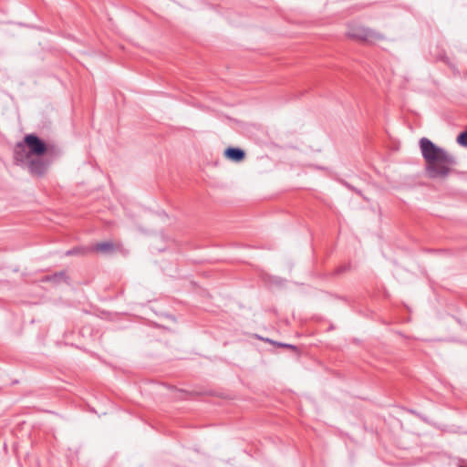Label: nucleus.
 Returning a JSON list of instances; mask_svg holds the SVG:
<instances>
[{
  "mask_svg": "<svg viewBox=\"0 0 467 467\" xmlns=\"http://www.w3.org/2000/svg\"><path fill=\"white\" fill-rule=\"evenodd\" d=\"M422 157L427 164V172L431 178H446L457 164L456 158L442 148L435 145L431 140H420Z\"/></svg>",
  "mask_w": 467,
  "mask_h": 467,
  "instance_id": "nucleus-1",
  "label": "nucleus"
},
{
  "mask_svg": "<svg viewBox=\"0 0 467 467\" xmlns=\"http://www.w3.org/2000/svg\"><path fill=\"white\" fill-rule=\"evenodd\" d=\"M25 145L28 148V154L31 157L44 156H57L60 154V150L53 145L47 144L43 140L35 134H26L24 137Z\"/></svg>",
  "mask_w": 467,
  "mask_h": 467,
  "instance_id": "nucleus-2",
  "label": "nucleus"
},
{
  "mask_svg": "<svg viewBox=\"0 0 467 467\" xmlns=\"http://www.w3.org/2000/svg\"><path fill=\"white\" fill-rule=\"evenodd\" d=\"M347 36L348 38L353 40L370 44H374L384 39V36L381 33L356 24L348 26Z\"/></svg>",
  "mask_w": 467,
  "mask_h": 467,
  "instance_id": "nucleus-3",
  "label": "nucleus"
},
{
  "mask_svg": "<svg viewBox=\"0 0 467 467\" xmlns=\"http://www.w3.org/2000/svg\"><path fill=\"white\" fill-rule=\"evenodd\" d=\"M51 161L44 158V156L31 157L27 164L29 172L37 177H42L47 171Z\"/></svg>",
  "mask_w": 467,
  "mask_h": 467,
  "instance_id": "nucleus-4",
  "label": "nucleus"
},
{
  "mask_svg": "<svg viewBox=\"0 0 467 467\" xmlns=\"http://www.w3.org/2000/svg\"><path fill=\"white\" fill-rule=\"evenodd\" d=\"M118 248H119V246L117 244H115L113 242L106 241V242L98 243V244L92 245L91 252H97V253H101L104 254H109L114 253Z\"/></svg>",
  "mask_w": 467,
  "mask_h": 467,
  "instance_id": "nucleus-5",
  "label": "nucleus"
},
{
  "mask_svg": "<svg viewBox=\"0 0 467 467\" xmlns=\"http://www.w3.org/2000/svg\"><path fill=\"white\" fill-rule=\"evenodd\" d=\"M25 147L26 145L24 142H18L16 145L14 156L17 162L26 161L28 163L31 159V155L28 154V151H26Z\"/></svg>",
  "mask_w": 467,
  "mask_h": 467,
  "instance_id": "nucleus-6",
  "label": "nucleus"
},
{
  "mask_svg": "<svg viewBox=\"0 0 467 467\" xmlns=\"http://www.w3.org/2000/svg\"><path fill=\"white\" fill-rule=\"evenodd\" d=\"M224 155L231 161H241L245 157V152L240 148L229 147L225 150Z\"/></svg>",
  "mask_w": 467,
  "mask_h": 467,
  "instance_id": "nucleus-7",
  "label": "nucleus"
},
{
  "mask_svg": "<svg viewBox=\"0 0 467 467\" xmlns=\"http://www.w3.org/2000/svg\"><path fill=\"white\" fill-rule=\"evenodd\" d=\"M88 253H91V246H87V247L79 246V247H75L73 249L67 250L66 252V255H67V256H70V255H86Z\"/></svg>",
  "mask_w": 467,
  "mask_h": 467,
  "instance_id": "nucleus-8",
  "label": "nucleus"
},
{
  "mask_svg": "<svg viewBox=\"0 0 467 467\" xmlns=\"http://www.w3.org/2000/svg\"><path fill=\"white\" fill-rule=\"evenodd\" d=\"M457 142L462 146L467 147V130L458 135Z\"/></svg>",
  "mask_w": 467,
  "mask_h": 467,
  "instance_id": "nucleus-9",
  "label": "nucleus"
},
{
  "mask_svg": "<svg viewBox=\"0 0 467 467\" xmlns=\"http://www.w3.org/2000/svg\"><path fill=\"white\" fill-rule=\"evenodd\" d=\"M278 345L283 348H292V349L296 348V347L294 345H290V344L279 343Z\"/></svg>",
  "mask_w": 467,
  "mask_h": 467,
  "instance_id": "nucleus-10",
  "label": "nucleus"
},
{
  "mask_svg": "<svg viewBox=\"0 0 467 467\" xmlns=\"http://www.w3.org/2000/svg\"><path fill=\"white\" fill-rule=\"evenodd\" d=\"M346 185H347L349 189H351L352 191H354L355 192H357V193L360 194V192H359V191H358L357 189H355L354 187L350 186V185H349V184H348V183H346Z\"/></svg>",
  "mask_w": 467,
  "mask_h": 467,
  "instance_id": "nucleus-11",
  "label": "nucleus"
},
{
  "mask_svg": "<svg viewBox=\"0 0 467 467\" xmlns=\"http://www.w3.org/2000/svg\"><path fill=\"white\" fill-rule=\"evenodd\" d=\"M64 275H65V274L63 272H61L58 275H56L55 276L57 277V276H64Z\"/></svg>",
  "mask_w": 467,
  "mask_h": 467,
  "instance_id": "nucleus-12",
  "label": "nucleus"
},
{
  "mask_svg": "<svg viewBox=\"0 0 467 467\" xmlns=\"http://www.w3.org/2000/svg\"><path fill=\"white\" fill-rule=\"evenodd\" d=\"M343 271H345V267H340V268L338 269V272H343Z\"/></svg>",
  "mask_w": 467,
  "mask_h": 467,
  "instance_id": "nucleus-13",
  "label": "nucleus"
},
{
  "mask_svg": "<svg viewBox=\"0 0 467 467\" xmlns=\"http://www.w3.org/2000/svg\"><path fill=\"white\" fill-rule=\"evenodd\" d=\"M460 467H467V466H460Z\"/></svg>",
  "mask_w": 467,
  "mask_h": 467,
  "instance_id": "nucleus-14",
  "label": "nucleus"
}]
</instances>
